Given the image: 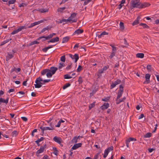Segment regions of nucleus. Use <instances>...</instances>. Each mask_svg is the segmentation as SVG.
Masks as SVG:
<instances>
[{
    "instance_id": "nucleus-1",
    "label": "nucleus",
    "mask_w": 159,
    "mask_h": 159,
    "mask_svg": "<svg viewBox=\"0 0 159 159\" xmlns=\"http://www.w3.org/2000/svg\"><path fill=\"white\" fill-rule=\"evenodd\" d=\"M58 68L55 67H51L50 69H45L41 71V74L42 75H44L46 74L48 78H51L54 75L57 70Z\"/></svg>"
},
{
    "instance_id": "nucleus-2",
    "label": "nucleus",
    "mask_w": 159,
    "mask_h": 159,
    "mask_svg": "<svg viewBox=\"0 0 159 159\" xmlns=\"http://www.w3.org/2000/svg\"><path fill=\"white\" fill-rule=\"evenodd\" d=\"M130 4L131 6L133 8H139L141 3L140 1H138V0H132Z\"/></svg>"
},
{
    "instance_id": "nucleus-3",
    "label": "nucleus",
    "mask_w": 159,
    "mask_h": 159,
    "mask_svg": "<svg viewBox=\"0 0 159 159\" xmlns=\"http://www.w3.org/2000/svg\"><path fill=\"white\" fill-rule=\"evenodd\" d=\"M76 14L73 13L71 14L70 16L68 18V22L72 23L73 22H76L77 21V19L75 18Z\"/></svg>"
},
{
    "instance_id": "nucleus-4",
    "label": "nucleus",
    "mask_w": 159,
    "mask_h": 159,
    "mask_svg": "<svg viewBox=\"0 0 159 159\" xmlns=\"http://www.w3.org/2000/svg\"><path fill=\"white\" fill-rule=\"evenodd\" d=\"M27 27L25 26H20L18 29L16 30L12 31L11 33V35H13L21 31L22 30L26 29Z\"/></svg>"
},
{
    "instance_id": "nucleus-5",
    "label": "nucleus",
    "mask_w": 159,
    "mask_h": 159,
    "mask_svg": "<svg viewBox=\"0 0 159 159\" xmlns=\"http://www.w3.org/2000/svg\"><path fill=\"white\" fill-rule=\"evenodd\" d=\"M121 82V80L119 79H117L114 82H112L110 86V89H112L115 88L117 85L120 84Z\"/></svg>"
},
{
    "instance_id": "nucleus-6",
    "label": "nucleus",
    "mask_w": 159,
    "mask_h": 159,
    "mask_svg": "<svg viewBox=\"0 0 159 159\" xmlns=\"http://www.w3.org/2000/svg\"><path fill=\"white\" fill-rule=\"evenodd\" d=\"M40 129H41L42 130V134H44V131L45 130H53L54 129V128L53 127L51 126V127H44L42 126H40L39 127Z\"/></svg>"
},
{
    "instance_id": "nucleus-7",
    "label": "nucleus",
    "mask_w": 159,
    "mask_h": 159,
    "mask_svg": "<svg viewBox=\"0 0 159 159\" xmlns=\"http://www.w3.org/2000/svg\"><path fill=\"white\" fill-rule=\"evenodd\" d=\"M150 75L148 74H147L145 75V78L146 80L143 82L144 84H148L150 82Z\"/></svg>"
},
{
    "instance_id": "nucleus-8",
    "label": "nucleus",
    "mask_w": 159,
    "mask_h": 159,
    "mask_svg": "<svg viewBox=\"0 0 159 159\" xmlns=\"http://www.w3.org/2000/svg\"><path fill=\"white\" fill-rule=\"evenodd\" d=\"M70 57L73 60H75V62H76L79 59L78 55L77 54H75L73 55L72 54H70Z\"/></svg>"
},
{
    "instance_id": "nucleus-9",
    "label": "nucleus",
    "mask_w": 159,
    "mask_h": 159,
    "mask_svg": "<svg viewBox=\"0 0 159 159\" xmlns=\"http://www.w3.org/2000/svg\"><path fill=\"white\" fill-rule=\"evenodd\" d=\"M45 148V146H41L40 149L38 150L36 152V154L39 155L40 153H42L44 151Z\"/></svg>"
},
{
    "instance_id": "nucleus-10",
    "label": "nucleus",
    "mask_w": 159,
    "mask_h": 159,
    "mask_svg": "<svg viewBox=\"0 0 159 159\" xmlns=\"http://www.w3.org/2000/svg\"><path fill=\"white\" fill-rule=\"evenodd\" d=\"M49 8H42L39 9L38 10L40 12L43 13L48 12L49 11Z\"/></svg>"
},
{
    "instance_id": "nucleus-11",
    "label": "nucleus",
    "mask_w": 159,
    "mask_h": 159,
    "mask_svg": "<svg viewBox=\"0 0 159 159\" xmlns=\"http://www.w3.org/2000/svg\"><path fill=\"white\" fill-rule=\"evenodd\" d=\"M82 145V143H79L74 144L72 147L71 148V150H75L79 147H81Z\"/></svg>"
},
{
    "instance_id": "nucleus-12",
    "label": "nucleus",
    "mask_w": 159,
    "mask_h": 159,
    "mask_svg": "<svg viewBox=\"0 0 159 159\" xmlns=\"http://www.w3.org/2000/svg\"><path fill=\"white\" fill-rule=\"evenodd\" d=\"M150 4L148 2H144L143 3L140 4L139 8H143L149 7Z\"/></svg>"
},
{
    "instance_id": "nucleus-13",
    "label": "nucleus",
    "mask_w": 159,
    "mask_h": 159,
    "mask_svg": "<svg viewBox=\"0 0 159 159\" xmlns=\"http://www.w3.org/2000/svg\"><path fill=\"white\" fill-rule=\"evenodd\" d=\"M53 140L58 143H61V142H62V140L60 138L57 136L54 137L53 138Z\"/></svg>"
},
{
    "instance_id": "nucleus-14",
    "label": "nucleus",
    "mask_w": 159,
    "mask_h": 159,
    "mask_svg": "<svg viewBox=\"0 0 159 159\" xmlns=\"http://www.w3.org/2000/svg\"><path fill=\"white\" fill-rule=\"evenodd\" d=\"M84 32L83 30L82 29H78L76 30L73 34V35L75 34H81L82 33Z\"/></svg>"
},
{
    "instance_id": "nucleus-15",
    "label": "nucleus",
    "mask_w": 159,
    "mask_h": 159,
    "mask_svg": "<svg viewBox=\"0 0 159 159\" xmlns=\"http://www.w3.org/2000/svg\"><path fill=\"white\" fill-rule=\"evenodd\" d=\"M59 38L58 37H57L55 38H53L49 41H48V43H54L55 42H58L59 40Z\"/></svg>"
},
{
    "instance_id": "nucleus-16",
    "label": "nucleus",
    "mask_w": 159,
    "mask_h": 159,
    "mask_svg": "<svg viewBox=\"0 0 159 159\" xmlns=\"http://www.w3.org/2000/svg\"><path fill=\"white\" fill-rule=\"evenodd\" d=\"M109 106V104L108 103H105L102 106L101 108L102 110L107 109Z\"/></svg>"
},
{
    "instance_id": "nucleus-17",
    "label": "nucleus",
    "mask_w": 159,
    "mask_h": 159,
    "mask_svg": "<svg viewBox=\"0 0 159 159\" xmlns=\"http://www.w3.org/2000/svg\"><path fill=\"white\" fill-rule=\"evenodd\" d=\"M9 98H7V99L5 100L4 99L2 98H0V105L1 104L2 102L5 103L6 104H7V103L8 102Z\"/></svg>"
},
{
    "instance_id": "nucleus-18",
    "label": "nucleus",
    "mask_w": 159,
    "mask_h": 159,
    "mask_svg": "<svg viewBox=\"0 0 159 159\" xmlns=\"http://www.w3.org/2000/svg\"><path fill=\"white\" fill-rule=\"evenodd\" d=\"M140 19V17L139 16H138L137 17L136 20H135L132 23L133 25H137L139 23V20Z\"/></svg>"
},
{
    "instance_id": "nucleus-19",
    "label": "nucleus",
    "mask_w": 159,
    "mask_h": 159,
    "mask_svg": "<svg viewBox=\"0 0 159 159\" xmlns=\"http://www.w3.org/2000/svg\"><path fill=\"white\" fill-rule=\"evenodd\" d=\"M36 84H34V86L35 88H39L42 86L43 84L41 82H35Z\"/></svg>"
},
{
    "instance_id": "nucleus-20",
    "label": "nucleus",
    "mask_w": 159,
    "mask_h": 159,
    "mask_svg": "<svg viewBox=\"0 0 159 159\" xmlns=\"http://www.w3.org/2000/svg\"><path fill=\"white\" fill-rule=\"evenodd\" d=\"M108 34V33L106 31H103L101 33V34L99 35L98 36V37L99 38H101L104 37V36L105 35H107Z\"/></svg>"
},
{
    "instance_id": "nucleus-21",
    "label": "nucleus",
    "mask_w": 159,
    "mask_h": 159,
    "mask_svg": "<svg viewBox=\"0 0 159 159\" xmlns=\"http://www.w3.org/2000/svg\"><path fill=\"white\" fill-rule=\"evenodd\" d=\"M51 28V27L50 26H48L47 27L43 28L41 31V33H43L46 30H50Z\"/></svg>"
},
{
    "instance_id": "nucleus-22",
    "label": "nucleus",
    "mask_w": 159,
    "mask_h": 159,
    "mask_svg": "<svg viewBox=\"0 0 159 159\" xmlns=\"http://www.w3.org/2000/svg\"><path fill=\"white\" fill-rule=\"evenodd\" d=\"M116 51L112 50L111 52L110 55L109 56L110 59H112L114 56H115V54L116 53Z\"/></svg>"
},
{
    "instance_id": "nucleus-23",
    "label": "nucleus",
    "mask_w": 159,
    "mask_h": 159,
    "mask_svg": "<svg viewBox=\"0 0 159 159\" xmlns=\"http://www.w3.org/2000/svg\"><path fill=\"white\" fill-rule=\"evenodd\" d=\"M13 55L12 54H8L6 57V60L9 61L10 59L13 57Z\"/></svg>"
},
{
    "instance_id": "nucleus-24",
    "label": "nucleus",
    "mask_w": 159,
    "mask_h": 159,
    "mask_svg": "<svg viewBox=\"0 0 159 159\" xmlns=\"http://www.w3.org/2000/svg\"><path fill=\"white\" fill-rule=\"evenodd\" d=\"M136 57L138 58H142L144 57V54L143 53H138L136 54Z\"/></svg>"
},
{
    "instance_id": "nucleus-25",
    "label": "nucleus",
    "mask_w": 159,
    "mask_h": 159,
    "mask_svg": "<svg viewBox=\"0 0 159 159\" xmlns=\"http://www.w3.org/2000/svg\"><path fill=\"white\" fill-rule=\"evenodd\" d=\"M46 36H41L39 37L37 39V40H39L41 39H42V41H44L46 40H48V39H46Z\"/></svg>"
},
{
    "instance_id": "nucleus-26",
    "label": "nucleus",
    "mask_w": 159,
    "mask_h": 159,
    "mask_svg": "<svg viewBox=\"0 0 159 159\" xmlns=\"http://www.w3.org/2000/svg\"><path fill=\"white\" fill-rule=\"evenodd\" d=\"M80 136L78 137H75L72 140V142L73 143H76L78 142V139H79Z\"/></svg>"
},
{
    "instance_id": "nucleus-27",
    "label": "nucleus",
    "mask_w": 159,
    "mask_h": 159,
    "mask_svg": "<svg viewBox=\"0 0 159 159\" xmlns=\"http://www.w3.org/2000/svg\"><path fill=\"white\" fill-rule=\"evenodd\" d=\"M11 40V39H6V40L3 41V42H2L1 43V45L2 46L8 43L9 41Z\"/></svg>"
},
{
    "instance_id": "nucleus-28",
    "label": "nucleus",
    "mask_w": 159,
    "mask_h": 159,
    "mask_svg": "<svg viewBox=\"0 0 159 159\" xmlns=\"http://www.w3.org/2000/svg\"><path fill=\"white\" fill-rule=\"evenodd\" d=\"M44 139V138L43 137H41L40 139H39L35 141V143H36V144L38 145V146H39V143L41 141H43Z\"/></svg>"
},
{
    "instance_id": "nucleus-29",
    "label": "nucleus",
    "mask_w": 159,
    "mask_h": 159,
    "mask_svg": "<svg viewBox=\"0 0 159 159\" xmlns=\"http://www.w3.org/2000/svg\"><path fill=\"white\" fill-rule=\"evenodd\" d=\"M152 134L150 133H148L144 135V138H149L152 136Z\"/></svg>"
},
{
    "instance_id": "nucleus-30",
    "label": "nucleus",
    "mask_w": 159,
    "mask_h": 159,
    "mask_svg": "<svg viewBox=\"0 0 159 159\" xmlns=\"http://www.w3.org/2000/svg\"><path fill=\"white\" fill-rule=\"evenodd\" d=\"M69 39V38L68 37H66L63 38L62 43H65L67 42Z\"/></svg>"
},
{
    "instance_id": "nucleus-31",
    "label": "nucleus",
    "mask_w": 159,
    "mask_h": 159,
    "mask_svg": "<svg viewBox=\"0 0 159 159\" xmlns=\"http://www.w3.org/2000/svg\"><path fill=\"white\" fill-rule=\"evenodd\" d=\"M120 29L122 30H123L124 29V23L122 22H120Z\"/></svg>"
},
{
    "instance_id": "nucleus-32",
    "label": "nucleus",
    "mask_w": 159,
    "mask_h": 159,
    "mask_svg": "<svg viewBox=\"0 0 159 159\" xmlns=\"http://www.w3.org/2000/svg\"><path fill=\"white\" fill-rule=\"evenodd\" d=\"M116 103L117 104H119L120 102H123V100H122L121 99H116Z\"/></svg>"
},
{
    "instance_id": "nucleus-33",
    "label": "nucleus",
    "mask_w": 159,
    "mask_h": 159,
    "mask_svg": "<svg viewBox=\"0 0 159 159\" xmlns=\"http://www.w3.org/2000/svg\"><path fill=\"white\" fill-rule=\"evenodd\" d=\"M15 2H16L13 0H9L8 1V3L7 4L9 6H10V5L11 4H14Z\"/></svg>"
},
{
    "instance_id": "nucleus-34",
    "label": "nucleus",
    "mask_w": 159,
    "mask_h": 159,
    "mask_svg": "<svg viewBox=\"0 0 159 159\" xmlns=\"http://www.w3.org/2000/svg\"><path fill=\"white\" fill-rule=\"evenodd\" d=\"M46 20H42L38 21L35 22L34 23L36 25H39L41 23L43 22L44 21Z\"/></svg>"
},
{
    "instance_id": "nucleus-35",
    "label": "nucleus",
    "mask_w": 159,
    "mask_h": 159,
    "mask_svg": "<svg viewBox=\"0 0 159 159\" xmlns=\"http://www.w3.org/2000/svg\"><path fill=\"white\" fill-rule=\"evenodd\" d=\"M95 102H94L93 103L89 105V110L91 109L92 108L94 107Z\"/></svg>"
},
{
    "instance_id": "nucleus-36",
    "label": "nucleus",
    "mask_w": 159,
    "mask_h": 159,
    "mask_svg": "<svg viewBox=\"0 0 159 159\" xmlns=\"http://www.w3.org/2000/svg\"><path fill=\"white\" fill-rule=\"evenodd\" d=\"M109 153V152L106 149L105 150L103 155V157L104 158H105L107 157Z\"/></svg>"
},
{
    "instance_id": "nucleus-37",
    "label": "nucleus",
    "mask_w": 159,
    "mask_h": 159,
    "mask_svg": "<svg viewBox=\"0 0 159 159\" xmlns=\"http://www.w3.org/2000/svg\"><path fill=\"white\" fill-rule=\"evenodd\" d=\"M17 94H18V97L19 98H21L22 97V96H21V95H19V94H21V95H24L25 94V93L22 91H20L18 92L17 93Z\"/></svg>"
},
{
    "instance_id": "nucleus-38",
    "label": "nucleus",
    "mask_w": 159,
    "mask_h": 159,
    "mask_svg": "<svg viewBox=\"0 0 159 159\" xmlns=\"http://www.w3.org/2000/svg\"><path fill=\"white\" fill-rule=\"evenodd\" d=\"M18 134V133L16 131H14L12 132V136L16 137Z\"/></svg>"
},
{
    "instance_id": "nucleus-39",
    "label": "nucleus",
    "mask_w": 159,
    "mask_h": 159,
    "mask_svg": "<svg viewBox=\"0 0 159 159\" xmlns=\"http://www.w3.org/2000/svg\"><path fill=\"white\" fill-rule=\"evenodd\" d=\"M65 64L64 63H60L59 64V66H58V69L60 70L61 69L62 67L65 66Z\"/></svg>"
},
{
    "instance_id": "nucleus-40",
    "label": "nucleus",
    "mask_w": 159,
    "mask_h": 159,
    "mask_svg": "<svg viewBox=\"0 0 159 159\" xmlns=\"http://www.w3.org/2000/svg\"><path fill=\"white\" fill-rule=\"evenodd\" d=\"M41 81H43V79L40 77L38 78L35 81V82H40Z\"/></svg>"
},
{
    "instance_id": "nucleus-41",
    "label": "nucleus",
    "mask_w": 159,
    "mask_h": 159,
    "mask_svg": "<svg viewBox=\"0 0 159 159\" xmlns=\"http://www.w3.org/2000/svg\"><path fill=\"white\" fill-rule=\"evenodd\" d=\"M140 25L142 26L144 28H148V26L146 24L144 23H141L139 24Z\"/></svg>"
},
{
    "instance_id": "nucleus-42",
    "label": "nucleus",
    "mask_w": 159,
    "mask_h": 159,
    "mask_svg": "<svg viewBox=\"0 0 159 159\" xmlns=\"http://www.w3.org/2000/svg\"><path fill=\"white\" fill-rule=\"evenodd\" d=\"M123 93L121 92H118L117 96L116 98L119 99L122 96Z\"/></svg>"
},
{
    "instance_id": "nucleus-43",
    "label": "nucleus",
    "mask_w": 159,
    "mask_h": 159,
    "mask_svg": "<svg viewBox=\"0 0 159 159\" xmlns=\"http://www.w3.org/2000/svg\"><path fill=\"white\" fill-rule=\"evenodd\" d=\"M70 85V84L69 83L66 84L63 87V89H65L69 87Z\"/></svg>"
},
{
    "instance_id": "nucleus-44",
    "label": "nucleus",
    "mask_w": 159,
    "mask_h": 159,
    "mask_svg": "<svg viewBox=\"0 0 159 159\" xmlns=\"http://www.w3.org/2000/svg\"><path fill=\"white\" fill-rule=\"evenodd\" d=\"M65 9H66L65 7L59 8L57 9V11L58 12H62Z\"/></svg>"
},
{
    "instance_id": "nucleus-45",
    "label": "nucleus",
    "mask_w": 159,
    "mask_h": 159,
    "mask_svg": "<svg viewBox=\"0 0 159 159\" xmlns=\"http://www.w3.org/2000/svg\"><path fill=\"white\" fill-rule=\"evenodd\" d=\"M37 40H35V41H34L33 42H32L30 43V45H33L34 44H39V42H38L37 41Z\"/></svg>"
},
{
    "instance_id": "nucleus-46",
    "label": "nucleus",
    "mask_w": 159,
    "mask_h": 159,
    "mask_svg": "<svg viewBox=\"0 0 159 159\" xmlns=\"http://www.w3.org/2000/svg\"><path fill=\"white\" fill-rule=\"evenodd\" d=\"M147 69L148 71H152V68L151 65H148L147 66Z\"/></svg>"
},
{
    "instance_id": "nucleus-47",
    "label": "nucleus",
    "mask_w": 159,
    "mask_h": 159,
    "mask_svg": "<svg viewBox=\"0 0 159 159\" xmlns=\"http://www.w3.org/2000/svg\"><path fill=\"white\" fill-rule=\"evenodd\" d=\"M128 141H129V142L131 141H136V139L133 138H129L127 139Z\"/></svg>"
},
{
    "instance_id": "nucleus-48",
    "label": "nucleus",
    "mask_w": 159,
    "mask_h": 159,
    "mask_svg": "<svg viewBox=\"0 0 159 159\" xmlns=\"http://www.w3.org/2000/svg\"><path fill=\"white\" fill-rule=\"evenodd\" d=\"M72 78L71 76L69 75L68 74H66L64 75V78L65 79H71Z\"/></svg>"
},
{
    "instance_id": "nucleus-49",
    "label": "nucleus",
    "mask_w": 159,
    "mask_h": 159,
    "mask_svg": "<svg viewBox=\"0 0 159 159\" xmlns=\"http://www.w3.org/2000/svg\"><path fill=\"white\" fill-rule=\"evenodd\" d=\"M91 0H85L84 3L83 5L84 6L87 5L90 2Z\"/></svg>"
},
{
    "instance_id": "nucleus-50",
    "label": "nucleus",
    "mask_w": 159,
    "mask_h": 159,
    "mask_svg": "<svg viewBox=\"0 0 159 159\" xmlns=\"http://www.w3.org/2000/svg\"><path fill=\"white\" fill-rule=\"evenodd\" d=\"M60 60L61 61L63 62H65V60H66V58H65V56L64 55V56H61V57Z\"/></svg>"
},
{
    "instance_id": "nucleus-51",
    "label": "nucleus",
    "mask_w": 159,
    "mask_h": 159,
    "mask_svg": "<svg viewBox=\"0 0 159 159\" xmlns=\"http://www.w3.org/2000/svg\"><path fill=\"white\" fill-rule=\"evenodd\" d=\"M123 86L120 85L119 90V92H121L123 93Z\"/></svg>"
},
{
    "instance_id": "nucleus-52",
    "label": "nucleus",
    "mask_w": 159,
    "mask_h": 159,
    "mask_svg": "<svg viewBox=\"0 0 159 159\" xmlns=\"http://www.w3.org/2000/svg\"><path fill=\"white\" fill-rule=\"evenodd\" d=\"M20 69L19 68H14L13 70V71H15L16 73L20 72Z\"/></svg>"
},
{
    "instance_id": "nucleus-53",
    "label": "nucleus",
    "mask_w": 159,
    "mask_h": 159,
    "mask_svg": "<svg viewBox=\"0 0 159 159\" xmlns=\"http://www.w3.org/2000/svg\"><path fill=\"white\" fill-rule=\"evenodd\" d=\"M110 45L112 48V50L113 51H116L117 50V48L115 47L113 45L111 44Z\"/></svg>"
},
{
    "instance_id": "nucleus-54",
    "label": "nucleus",
    "mask_w": 159,
    "mask_h": 159,
    "mask_svg": "<svg viewBox=\"0 0 159 159\" xmlns=\"http://www.w3.org/2000/svg\"><path fill=\"white\" fill-rule=\"evenodd\" d=\"M110 45L112 48V50L113 51H116L117 50V48L115 47L113 45L111 44Z\"/></svg>"
},
{
    "instance_id": "nucleus-55",
    "label": "nucleus",
    "mask_w": 159,
    "mask_h": 159,
    "mask_svg": "<svg viewBox=\"0 0 159 159\" xmlns=\"http://www.w3.org/2000/svg\"><path fill=\"white\" fill-rule=\"evenodd\" d=\"M82 67L81 66H79L78 67L77 70L78 72H80L82 69Z\"/></svg>"
},
{
    "instance_id": "nucleus-56",
    "label": "nucleus",
    "mask_w": 159,
    "mask_h": 159,
    "mask_svg": "<svg viewBox=\"0 0 159 159\" xmlns=\"http://www.w3.org/2000/svg\"><path fill=\"white\" fill-rule=\"evenodd\" d=\"M109 152H110L113 149V147L112 146H111L110 147H109L107 149H106Z\"/></svg>"
},
{
    "instance_id": "nucleus-57",
    "label": "nucleus",
    "mask_w": 159,
    "mask_h": 159,
    "mask_svg": "<svg viewBox=\"0 0 159 159\" xmlns=\"http://www.w3.org/2000/svg\"><path fill=\"white\" fill-rule=\"evenodd\" d=\"M53 149L54 151V154L56 155H57L58 154V153H57V150L56 148L55 147L53 148Z\"/></svg>"
},
{
    "instance_id": "nucleus-58",
    "label": "nucleus",
    "mask_w": 159,
    "mask_h": 159,
    "mask_svg": "<svg viewBox=\"0 0 159 159\" xmlns=\"http://www.w3.org/2000/svg\"><path fill=\"white\" fill-rule=\"evenodd\" d=\"M78 81L80 84L82 83L83 81L82 77H80L78 79Z\"/></svg>"
},
{
    "instance_id": "nucleus-59",
    "label": "nucleus",
    "mask_w": 159,
    "mask_h": 159,
    "mask_svg": "<svg viewBox=\"0 0 159 159\" xmlns=\"http://www.w3.org/2000/svg\"><path fill=\"white\" fill-rule=\"evenodd\" d=\"M109 67V66L108 65L105 66L102 68L103 70L104 71L106 70Z\"/></svg>"
},
{
    "instance_id": "nucleus-60",
    "label": "nucleus",
    "mask_w": 159,
    "mask_h": 159,
    "mask_svg": "<svg viewBox=\"0 0 159 159\" xmlns=\"http://www.w3.org/2000/svg\"><path fill=\"white\" fill-rule=\"evenodd\" d=\"M48 47H45V48H43V49H42V51L43 52H47V51H48Z\"/></svg>"
},
{
    "instance_id": "nucleus-61",
    "label": "nucleus",
    "mask_w": 159,
    "mask_h": 159,
    "mask_svg": "<svg viewBox=\"0 0 159 159\" xmlns=\"http://www.w3.org/2000/svg\"><path fill=\"white\" fill-rule=\"evenodd\" d=\"M35 25L34 22L33 23H31L30 25L28 27V28H31L33 27Z\"/></svg>"
},
{
    "instance_id": "nucleus-62",
    "label": "nucleus",
    "mask_w": 159,
    "mask_h": 159,
    "mask_svg": "<svg viewBox=\"0 0 159 159\" xmlns=\"http://www.w3.org/2000/svg\"><path fill=\"white\" fill-rule=\"evenodd\" d=\"M52 34H50V35H48L47 36H46V39H50L52 38Z\"/></svg>"
},
{
    "instance_id": "nucleus-63",
    "label": "nucleus",
    "mask_w": 159,
    "mask_h": 159,
    "mask_svg": "<svg viewBox=\"0 0 159 159\" xmlns=\"http://www.w3.org/2000/svg\"><path fill=\"white\" fill-rule=\"evenodd\" d=\"M21 119L25 121H27V118L25 117H21Z\"/></svg>"
},
{
    "instance_id": "nucleus-64",
    "label": "nucleus",
    "mask_w": 159,
    "mask_h": 159,
    "mask_svg": "<svg viewBox=\"0 0 159 159\" xmlns=\"http://www.w3.org/2000/svg\"><path fill=\"white\" fill-rule=\"evenodd\" d=\"M71 64H71L67 66L66 68V69L67 70H68L70 69L71 68Z\"/></svg>"
}]
</instances>
